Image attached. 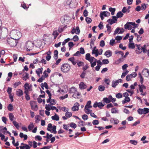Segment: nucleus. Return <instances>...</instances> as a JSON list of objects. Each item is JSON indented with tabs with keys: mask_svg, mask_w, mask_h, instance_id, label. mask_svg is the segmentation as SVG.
I'll list each match as a JSON object with an SVG mask.
<instances>
[{
	"mask_svg": "<svg viewBox=\"0 0 149 149\" xmlns=\"http://www.w3.org/2000/svg\"><path fill=\"white\" fill-rule=\"evenodd\" d=\"M70 40L69 38H68L65 40L64 41L62 42V45L63 46L65 44V43L68 42Z\"/></svg>",
	"mask_w": 149,
	"mask_h": 149,
	"instance_id": "4d7b16f0",
	"label": "nucleus"
},
{
	"mask_svg": "<svg viewBox=\"0 0 149 149\" xmlns=\"http://www.w3.org/2000/svg\"><path fill=\"white\" fill-rule=\"evenodd\" d=\"M85 20L87 24L91 23L92 21L91 19L88 17H86Z\"/></svg>",
	"mask_w": 149,
	"mask_h": 149,
	"instance_id": "58836bf2",
	"label": "nucleus"
},
{
	"mask_svg": "<svg viewBox=\"0 0 149 149\" xmlns=\"http://www.w3.org/2000/svg\"><path fill=\"white\" fill-rule=\"evenodd\" d=\"M90 56L91 55L89 53L86 54V59L90 61L91 57Z\"/></svg>",
	"mask_w": 149,
	"mask_h": 149,
	"instance_id": "7c9ffc66",
	"label": "nucleus"
},
{
	"mask_svg": "<svg viewBox=\"0 0 149 149\" xmlns=\"http://www.w3.org/2000/svg\"><path fill=\"white\" fill-rule=\"evenodd\" d=\"M23 94V92L21 89H18V91H17V95L19 96H21Z\"/></svg>",
	"mask_w": 149,
	"mask_h": 149,
	"instance_id": "4be33fe9",
	"label": "nucleus"
},
{
	"mask_svg": "<svg viewBox=\"0 0 149 149\" xmlns=\"http://www.w3.org/2000/svg\"><path fill=\"white\" fill-rule=\"evenodd\" d=\"M120 30V29L119 27H117L113 35L114 36L116 35L119 32Z\"/></svg>",
	"mask_w": 149,
	"mask_h": 149,
	"instance_id": "603ef678",
	"label": "nucleus"
},
{
	"mask_svg": "<svg viewBox=\"0 0 149 149\" xmlns=\"http://www.w3.org/2000/svg\"><path fill=\"white\" fill-rule=\"evenodd\" d=\"M8 109L9 111H11L13 109V107L11 104H10L8 107Z\"/></svg>",
	"mask_w": 149,
	"mask_h": 149,
	"instance_id": "4c0bfd02",
	"label": "nucleus"
},
{
	"mask_svg": "<svg viewBox=\"0 0 149 149\" xmlns=\"http://www.w3.org/2000/svg\"><path fill=\"white\" fill-rule=\"evenodd\" d=\"M58 52L57 50H54V58L55 60H56L58 57Z\"/></svg>",
	"mask_w": 149,
	"mask_h": 149,
	"instance_id": "f3484780",
	"label": "nucleus"
},
{
	"mask_svg": "<svg viewBox=\"0 0 149 149\" xmlns=\"http://www.w3.org/2000/svg\"><path fill=\"white\" fill-rule=\"evenodd\" d=\"M19 148L20 149H30V147L26 144L23 146H19Z\"/></svg>",
	"mask_w": 149,
	"mask_h": 149,
	"instance_id": "ddd939ff",
	"label": "nucleus"
},
{
	"mask_svg": "<svg viewBox=\"0 0 149 149\" xmlns=\"http://www.w3.org/2000/svg\"><path fill=\"white\" fill-rule=\"evenodd\" d=\"M56 126L54 125L52 126L51 123H49L47 126V130L52 133L55 134L57 133V131L56 130Z\"/></svg>",
	"mask_w": 149,
	"mask_h": 149,
	"instance_id": "20e7f679",
	"label": "nucleus"
},
{
	"mask_svg": "<svg viewBox=\"0 0 149 149\" xmlns=\"http://www.w3.org/2000/svg\"><path fill=\"white\" fill-rule=\"evenodd\" d=\"M79 40L78 37L77 35L74 36L72 39H71L70 40H72L74 42L77 41Z\"/></svg>",
	"mask_w": 149,
	"mask_h": 149,
	"instance_id": "72a5a7b5",
	"label": "nucleus"
},
{
	"mask_svg": "<svg viewBox=\"0 0 149 149\" xmlns=\"http://www.w3.org/2000/svg\"><path fill=\"white\" fill-rule=\"evenodd\" d=\"M8 115L10 120L12 121H13V120L14 118V116L13 115V114L12 113H9Z\"/></svg>",
	"mask_w": 149,
	"mask_h": 149,
	"instance_id": "bb28decb",
	"label": "nucleus"
},
{
	"mask_svg": "<svg viewBox=\"0 0 149 149\" xmlns=\"http://www.w3.org/2000/svg\"><path fill=\"white\" fill-rule=\"evenodd\" d=\"M86 74V72L83 71L81 74L80 76L82 78H84Z\"/></svg>",
	"mask_w": 149,
	"mask_h": 149,
	"instance_id": "0e129e2a",
	"label": "nucleus"
},
{
	"mask_svg": "<svg viewBox=\"0 0 149 149\" xmlns=\"http://www.w3.org/2000/svg\"><path fill=\"white\" fill-rule=\"evenodd\" d=\"M50 103L51 105H54L56 103V101L55 100L51 99Z\"/></svg>",
	"mask_w": 149,
	"mask_h": 149,
	"instance_id": "6e6d98bb",
	"label": "nucleus"
},
{
	"mask_svg": "<svg viewBox=\"0 0 149 149\" xmlns=\"http://www.w3.org/2000/svg\"><path fill=\"white\" fill-rule=\"evenodd\" d=\"M82 118L84 120L88 119V116L87 115L84 114L82 116Z\"/></svg>",
	"mask_w": 149,
	"mask_h": 149,
	"instance_id": "69168bd1",
	"label": "nucleus"
},
{
	"mask_svg": "<svg viewBox=\"0 0 149 149\" xmlns=\"http://www.w3.org/2000/svg\"><path fill=\"white\" fill-rule=\"evenodd\" d=\"M30 104L31 107L32 109L34 111H36L38 109V106L36 104V102L34 101H31Z\"/></svg>",
	"mask_w": 149,
	"mask_h": 149,
	"instance_id": "423d86ee",
	"label": "nucleus"
},
{
	"mask_svg": "<svg viewBox=\"0 0 149 149\" xmlns=\"http://www.w3.org/2000/svg\"><path fill=\"white\" fill-rule=\"evenodd\" d=\"M106 26L107 28V31L109 32V33H110L111 32V26L109 25V24H107Z\"/></svg>",
	"mask_w": 149,
	"mask_h": 149,
	"instance_id": "c9c22d12",
	"label": "nucleus"
},
{
	"mask_svg": "<svg viewBox=\"0 0 149 149\" xmlns=\"http://www.w3.org/2000/svg\"><path fill=\"white\" fill-rule=\"evenodd\" d=\"M13 123L14 125L18 129L19 128V125L18 123L15 120H14L13 121Z\"/></svg>",
	"mask_w": 149,
	"mask_h": 149,
	"instance_id": "c85d7f7f",
	"label": "nucleus"
},
{
	"mask_svg": "<svg viewBox=\"0 0 149 149\" xmlns=\"http://www.w3.org/2000/svg\"><path fill=\"white\" fill-rule=\"evenodd\" d=\"M34 125H33V123H31L29 125L28 128L29 131H31L32 129L34 127Z\"/></svg>",
	"mask_w": 149,
	"mask_h": 149,
	"instance_id": "5701e85b",
	"label": "nucleus"
},
{
	"mask_svg": "<svg viewBox=\"0 0 149 149\" xmlns=\"http://www.w3.org/2000/svg\"><path fill=\"white\" fill-rule=\"evenodd\" d=\"M122 97V94L120 93H118L116 95V97L118 98H121Z\"/></svg>",
	"mask_w": 149,
	"mask_h": 149,
	"instance_id": "338daca9",
	"label": "nucleus"
},
{
	"mask_svg": "<svg viewBox=\"0 0 149 149\" xmlns=\"http://www.w3.org/2000/svg\"><path fill=\"white\" fill-rule=\"evenodd\" d=\"M51 105L50 104H48V105L46 104V106L45 107V109L47 110L48 111H49L51 109V108L50 107Z\"/></svg>",
	"mask_w": 149,
	"mask_h": 149,
	"instance_id": "8fccbe9b",
	"label": "nucleus"
},
{
	"mask_svg": "<svg viewBox=\"0 0 149 149\" xmlns=\"http://www.w3.org/2000/svg\"><path fill=\"white\" fill-rule=\"evenodd\" d=\"M118 84V81H116L113 80L112 82L111 86L112 87L115 88L117 85Z\"/></svg>",
	"mask_w": 149,
	"mask_h": 149,
	"instance_id": "2eb2a0df",
	"label": "nucleus"
},
{
	"mask_svg": "<svg viewBox=\"0 0 149 149\" xmlns=\"http://www.w3.org/2000/svg\"><path fill=\"white\" fill-rule=\"evenodd\" d=\"M111 112L112 113H118V111L115 108H113L111 109Z\"/></svg>",
	"mask_w": 149,
	"mask_h": 149,
	"instance_id": "13d9d810",
	"label": "nucleus"
},
{
	"mask_svg": "<svg viewBox=\"0 0 149 149\" xmlns=\"http://www.w3.org/2000/svg\"><path fill=\"white\" fill-rule=\"evenodd\" d=\"M128 47L129 48L134 49L135 47L134 44V43L130 42Z\"/></svg>",
	"mask_w": 149,
	"mask_h": 149,
	"instance_id": "a878e982",
	"label": "nucleus"
},
{
	"mask_svg": "<svg viewBox=\"0 0 149 149\" xmlns=\"http://www.w3.org/2000/svg\"><path fill=\"white\" fill-rule=\"evenodd\" d=\"M132 78V75L130 74H128L126 76V79L127 81H129Z\"/></svg>",
	"mask_w": 149,
	"mask_h": 149,
	"instance_id": "c03bdc74",
	"label": "nucleus"
},
{
	"mask_svg": "<svg viewBox=\"0 0 149 149\" xmlns=\"http://www.w3.org/2000/svg\"><path fill=\"white\" fill-rule=\"evenodd\" d=\"M70 65L67 63L63 64L61 68V71L64 73L68 72L70 69Z\"/></svg>",
	"mask_w": 149,
	"mask_h": 149,
	"instance_id": "7ed1b4c3",
	"label": "nucleus"
},
{
	"mask_svg": "<svg viewBox=\"0 0 149 149\" xmlns=\"http://www.w3.org/2000/svg\"><path fill=\"white\" fill-rule=\"evenodd\" d=\"M75 31H76V34H79L80 33V30L79 29V27L78 26H77L75 29Z\"/></svg>",
	"mask_w": 149,
	"mask_h": 149,
	"instance_id": "79ce46f5",
	"label": "nucleus"
},
{
	"mask_svg": "<svg viewBox=\"0 0 149 149\" xmlns=\"http://www.w3.org/2000/svg\"><path fill=\"white\" fill-rule=\"evenodd\" d=\"M79 86V88L81 89H86L87 87V86L82 82L80 83Z\"/></svg>",
	"mask_w": 149,
	"mask_h": 149,
	"instance_id": "f8f14e48",
	"label": "nucleus"
},
{
	"mask_svg": "<svg viewBox=\"0 0 149 149\" xmlns=\"http://www.w3.org/2000/svg\"><path fill=\"white\" fill-rule=\"evenodd\" d=\"M119 47L123 50H125L126 49V47L125 46L123 47V44L122 43L119 44Z\"/></svg>",
	"mask_w": 149,
	"mask_h": 149,
	"instance_id": "bf43d9fd",
	"label": "nucleus"
},
{
	"mask_svg": "<svg viewBox=\"0 0 149 149\" xmlns=\"http://www.w3.org/2000/svg\"><path fill=\"white\" fill-rule=\"evenodd\" d=\"M68 60L70 61L74 65H75L76 64V62L75 61L74 58L72 57L68 59Z\"/></svg>",
	"mask_w": 149,
	"mask_h": 149,
	"instance_id": "412c9836",
	"label": "nucleus"
},
{
	"mask_svg": "<svg viewBox=\"0 0 149 149\" xmlns=\"http://www.w3.org/2000/svg\"><path fill=\"white\" fill-rule=\"evenodd\" d=\"M33 46V44L31 42H28L26 44V47L27 51H30L32 49L31 48Z\"/></svg>",
	"mask_w": 149,
	"mask_h": 149,
	"instance_id": "0eeeda50",
	"label": "nucleus"
},
{
	"mask_svg": "<svg viewBox=\"0 0 149 149\" xmlns=\"http://www.w3.org/2000/svg\"><path fill=\"white\" fill-rule=\"evenodd\" d=\"M7 41L8 43L11 47H14L17 45V40L15 38H7Z\"/></svg>",
	"mask_w": 149,
	"mask_h": 149,
	"instance_id": "f257e3e1",
	"label": "nucleus"
},
{
	"mask_svg": "<svg viewBox=\"0 0 149 149\" xmlns=\"http://www.w3.org/2000/svg\"><path fill=\"white\" fill-rule=\"evenodd\" d=\"M77 63L79 67H80L82 66H84V63L82 62L79 61L78 62H77Z\"/></svg>",
	"mask_w": 149,
	"mask_h": 149,
	"instance_id": "37998d69",
	"label": "nucleus"
},
{
	"mask_svg": "<svg viewBox=\"0 0 149 149\" xmlns=\"http://www.w3.org/2000/svg\"><path fill=\"white\" fill-rule=\"evenodd\" d=\"M130 143L132 144H133L134 145H137L138 142L135 140H130Z\"/></svg>",
	"mask_w": 149,
	"mask_h": 149,
	"instance_id": "a19ab883",
	"label": "nucleus"
},
{
	"mask_svg": "<svg viewBox=\"0 0 149 149\" xmlns=\"http://www.w3.org/2000/svg\"><path fill=\"white\" fill-rule=\"evenodd\" d=\"M51 147V145L47 146H45L42 148H40V149H49Z\"/></svg>",
	"mask_w": 149,
	"mask_h": 149,
	"instance_id": "774afa93",
	"label": "nucleus"
},
{
	"mask_svg": "<svg viewBox=\"0 0 149 149\" xmlns=\"http://www.w3.org/2000/svg\"><path fill=\"white\" fill-rule=\"evenodd\" d=\"M102 101L103 102H105L106 103L108 104L110 103L111 102V100H109L107 97H104L103 98Z\"/></svg>",
	"mask_w": 149,
	"mask_h": 149,
	"instance_id": "6ab92c4d",
	"label": "nucleus"
},
{
	"mask_svg": "<svg viewBox=\"0 0 149 149\" xmlns=\"http://www.w3.org/2000/svg\"><path fill=\"white\" fill-rule=\"evenodd\" d=\"M131 25L134 26V28H135L137 27L138 25V24H136V23L134 22H128L124 25V28L125 29L131 30L132 28Z\"/></svg>",
	"mask_w": 149,
	"mask_h": 149,
	"instance_id": "f03ea898",
	"label": "nucleus"
},
{
	"mask_svg": "<svg viewBox=\"0 0 149 149\" xmlns=\"http://www.w3.org/2000/svg\"><path fill=\"white\" fill-rule=\"evenodd\" d=\"M137 112L139 114L141 115L143 113V109H142L139 108L137 110Z\"/></svg>",
	"mask_w": 149,
	"mask_h": 149,
	"instance_id": "a18cd8bd",
	"label": "nucleus"
},
{
	"mask_svg": "<svg viewBox=\"0 0 149 149\" xmlns=\"http://www.w3.org/2000/svg\"><path fill=\"white\" fill-rule=\"evenodd\" d=\"M45 79V78L44 76L42 75L41 77L38 79L37 81L39 82H42Z\"/></svg>",
	"mask_w": 149,
	"mask_h": 149,
	"instance_id": "09e8293b",
	"label": "nucleus"
},
{
	"mask_svg": "<svg viewBox=\"0 0 149 149\" xmlns=\"http://www.w3.org/2000/svg\"><path fill=\"white\" fill-rule=\"evenodd\" d=\"M109 11L111 12V14L112 15H113L114 14L116 10V9L115 8H112L110 7L109 8Z\"/></svg>",
	"mask_w": 149,
	"mask_h": 149,
	"instance_id": "a211bd4d",
	"label": "nucleus"
},
{
	"mask_svg": "<svg viewBox=\"0 0 149 149\" xmlns=\"http://www.w3.org/2000/svg\"><path fill=\"white\" fill-rule=\"evenodd\" d=\"M110 121L111 123H113L114 122V124H117L119 123V120L118 119H114V118H111L110 119Z\"/></svg>",
	"mask_w": 149,
	"mask_h": 149,
	"instance_id": "aec40b11",
	"label": "nucleus"
},
{
	"mask_svg": "<svg viewBox=\"0 0 149 149\" xmlns=\"http://www.w3.org/2000/svg\"><path fill=\"white\" fill-rule=\"evenodd\" d=\"M1 119L3 122L5 124H6L7 123L6 121L7 120V119L6 117L3 116L2 117Z\"/></svg>",
	"mask_w": 149,
	"mask_h": 149,
	"instance_id": "5fc2aeb1",
	"label": "nucleus"
},
{
	"mask_svg": "<svg viewBox=\"0 0 149 149\" xmlns=\"http://www.w3.org/2000/svg\"><path fill=\"white\" fill-rule=\"evenodd\" d=\"M123 15V13L121 11L118 12L116 15L117 17L118 18L122 17Z\"/></svg>",
	"mask_w": 149,
	"mask_h": 149,
	"instance_id": "393cba45",
	"label": "nucleus"
},
{
	"mask_svg": "<svg viewBox=\"0 0 149 149\" xmlns=\"http://www.w3.org/2000/svg\"><path fill=\"white\" fill-rule=\"evenodd\" d=\"M25 74L26 75L25 76H24L23 77V79L25 81L29 78V74L27 72H26Z\"/></svg>",
	"mask_w": 149,
	"mask_h": 149,
	"instance_id": "c756f323",
	"label": "nucleus"
},
{
	"mask_svg": "<svg viewBox=\"0 0 149 149\" xmlns=\"http://www.w3.org/2000/svg\"><path fill=\"white\" fill-rule=\"evenodd\" d=\"M70 126L74 129H75L77 127L76 124L74 123H71L70 125Z\"/></svg>",
	"mask_w": 149,
	"mask_h": 149,
	"instance_id": "e433bc0d",
	"label": "nucleus"
},
{
	"mask_svg": "<svg viewBox=\"0 0 149 149\" xmlns=\"http://www.w3.org/2000/svg\"><path fill=\"white\" fill-rule=\"evenodd\" d=\"M96 40V38L95 37H94L93 38L91 39V41L90 42V44H92L93 45L94 44V42Z\"/></svg>",
	"mask_w": 149,
	"mask_h": 149,
	"instance_id": "e2e57ef3",
	"label": "nucleus"
},
{
	"mask_svg": "<svg viewBox=\"0 0 149 149\" xmlns=\"http://www.w3.org/2000/svg\"><path fill=\"white\" fill-rule=\"evenodd\" d=\"M80 53L81 54H84L85 53V52L83 48L81 47L80 49Z\"/></svg>",
	"mask_w": 149,
	"mask_h": 149,
	"instance_id": "052dcab7",
	"label": "nucleus"
},
{
	"mask_svg": "<svg viewBox=\"0 0 149 149\" xmlns=\"http://www.w3.org/2000/svg\"><path fill=\"white\" fill-rule=\"evenodd\" d=\"M89 68V66L88 64H86L82 68V70H83V71H85L86 70H87Z\"/></svg>",
	"mask_w": 149,
	"mask_h": 149,
	"instance_id": "680f3d73",
	"label": "nucleus"
},
{
	"mask_svg": "<svg viewBox=\"0 0 149 149\" xmlns=\"http://www.w3.org/2000/svg\"><path fill=\"white\" fill-rule=\"evenodd\" d=\"M65 116L62 117V118L64 120H66L67 118L70 117L72 116V113L71 112H66L65 114Z\"/></svg>",
	"mask_w": 149,
	"mask_h": 149,
	"instance_id": "9d476101",
	"label": "nucleus"
},
{
	"mask_svg": "<svg viewBox=\"0 0 149 149\" xmlns=\"http://www.w3.org/2000/svg\"><path fill=\"white\" fill-rule=\"evenodd\" d=\"M105 105V104H103L102 102H99L98 104V107L101 109Z\"/></svg>",
	"mask_w": 149,
	"mask_h": 149,
	"instance_id": "473e14b6",
	"label": "nucleus"
},
{
	"mask_svg": "<svg viewBox=\"0 0 149 149\" xmlns=\"http://www.w3.org/2000/svg\"><path fill=\"white\" fill-rule=\"evenodd\" d=\"M115 54H120L121 55L122 57H123L124 55V53L123 52L121 51H118V50H116L115 52Z\"/></svg>",
	"mask_w": 149,
	"mask_h": 149,
	"instance_id": "2f4dec72",
	"label": "nucleus"
},
{
	"mask_svg": "<svg viewBox=\"0 0 149 149\" xmlns=\"http://www.w3.org/2000/svg\"><path fill=\"white\" fill-rule=\"evenodd\" d=\"M24 87L25 89L29 90L30 88V87L29 86V84L27 83H26L24 85Z\"/></svg>",
	"mask_w": 149,
	"mask_h": 149,
	"instance_id": "cd10ccee",
	"label": "nucleus"
},
{
	"mask_svg": "<svg viewBox=\"0 0 149 149\" xmlns=\"http://www.w3.org/2000/svg\"><path fill=\"white\" fill-rule=\"evenodd\" d=\"M79 104L78 102L75 103L74 105V106L72 108V110L73 111H77L79 110Z\"/></svg>",
	"mask_w": 149,
	"mask_h": 149,
	"instance_id": "6e6552de",
	"label": "nucleus"
},
{
	"mask_svg": "<svg viewBox=\"0 0 149 149\" xmlns=\"http://www.w3.org/2000/svg\"><path fill=\"white\" fill-rule=\"evenodd\" d=\"M102 64H108L109 62V61L108 59H103L102 61Z\"/></svg>",
	"mask_w": 149,
	"mask_h": 149,
	"instance_id": "de8ad7c7",
	"label": "nucleus"
},
{
	"mask_svg": "<svg viewBox=\"0 0 149 149\" xmlns=\"http://www.w3.org/2000/svg\"><path fill=\"white\" fill-rule=\"evenodd\" d=\"M107 22L109 23L111 25L113 23H115V22L113 20V19H109L107 20Z\"/></svg>",
	"mask_w": 149,
	"mask_h": 149,
	"instance_id": "f704fd0d",
	"label": "nucleus"
},
{
	"mask_svg": "<svg viewBox=\"0 0 149 149\" xmlns=\"http://www.w3.org/2000/svg\"><path fill=\"white\" fill-rule=\"evenodd\" d=\"M98 89L100 91H103L104 90L105 87L103 86L100 85L98 87Z\"/></svg>",
	"mask_w": 149,
	"mask_h": 149,
	"instance_id": "b1692460",
	"label": "nucleus"
},
{
	"mask_svg": "<svg viewBox=\"0 0 149 149\" xmlns=\"http://www.w3.org/2000/svg\"><path fill=\"white\" fill-rule=\"evenodd\" d=\"M87 109H84V110L85 113L87 114H89L90 113H91L92 111V110L89 109L88 108H87Z\"/></svg>",
	"mask_w": 149,
	"mask_h": 149,
	"instance_id": "864d4df0",
	"label": "nucleus"
},
{
	"mask_svg": "<svg viewBox=\"0 0 149 149\" xmlns=\"http://www.w3.org/2000/svg\"><path fill=\"white\" fill-rule=\"evenodd\" d=\"M92 123L93 125H97L99 124V122L98 120H95L93 121Z\"/></svg>",
	"mask_w": 149,
	"mask_h": 149,
	"instance_id": "3c124183",
	"label": "nucleus"
},
{
	"mask_svg": "<svg viewBox=\"0 0 149 149\" xmlns=\"http://www.w3.org/2000/svg\"><path fill=\"white\" fill-rule=\"evenodd\" d=\"M135 45L137 47L138 50H136V53L137 54H140L141 53L142 51V47L140 45L136 44Z\"/></svg>",
	"mask_w": 149,
	"mask_h": 149,
	"instance_id": "1a4fd4ad",
	"label": "nucleus"
},
{
	"mask_svg": "<svg viewBox=\"0 0 149 149\" xmlns=\"http://www.w3.org/2000/svg\"><path fill=\"white\" fill-rule=\"evenodd\" d=\"M143 114H145L149 112V109L147 108H144L143 109Z\"/></svg>",
	"mask_w": 149,
	"mask_h": 149,
	"instance_id": "ea45409f",
	"label": "nucleus"
},
{
	"mask_svg": "<svg viewBox=\"0 0 149 149\" xmlns=\"http://www.w3.org/2000/svg\"><path fill=\"white\" fill-rule=\"evenodd\" d=\"M112 52L111 51L108 50L105 52L104 55L106 56L107 57L109 58L112 56Z\"/></svg>",
	"mask_w": 149,
	"mask_h": 149,
	"instance_id": "9b49d317",
	"label": "nucleus"
},
{
	"mask_svg": "<svg viewBox=\"0 0 149 149\" xmlns=\"http://www.w3.org/2000/svg\"><path fill=\"white\" fill-rule=\"evenodd\" d=\"M12 33L14 36L15 37V38L16 40H18L21 37V33L19 31L14 30Z\"/></svg>",
	"mask_w": 149,
	"mask_h": 149,
	"instance_id": "39448f33",
	"label": "nucleus"
},
{
	"mask_svg": "<svg viewBox=\"0 0 149 149\" xmlns=\"http://www.w3.org/2000/svg\"><path fill=\"white\" fill-rule=\"evenodd\" d=\"M51 118L53 120L56 121H58L59 119L58 116L56 113L54 116H52Z\"/></svg>",
	"mask_w": 149,
	"mask_h": 149,
	"instance_id": "dca6fc26",
	"label": "nucleus"
},
{
	"mask_svg": "<svg viewBox=\"0 0 149 149\" xmlns=\"http://www.w3.org/2000/svg\"><path fill=\"white\" fill-rule=\"evenodd\" d=\"M91 101L90 100L88 101L87 102L86 105L85 106V109H87V108H91L92 107V106L91 105Z\"/></svg>",
	"mask_w": 149,
	"mask_h": 149,
	"instance_id": "4468645a",
	"label": "nucleus"
},
{
	"mask_svg": "<svg viewBox=\"0 0 149 149\" xmlns=\"http://www.w3.org/2000/svg\"><path fill=\"white\" fill-rule=\"evenodd\" d=\"M35 139L36 140H38L39 141H41L42 139V138L40 136L37 135L35 137Z\"/></svg>",
	"mask_w": 149,
	"mask_h": 149,
	"instance_id": "49530a36",
	"label": "nucleus"
}]
</instances>
